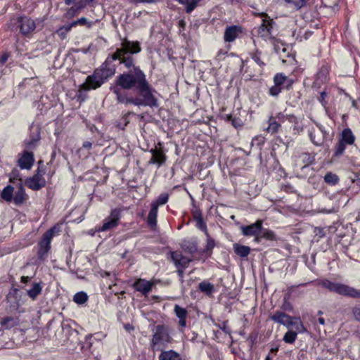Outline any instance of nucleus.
I'll return each mask as SVG.
<instances>
[{"mask_svg":"<svg viewBox=\"0 0 360 360\" xmlns=\"http://www.w3.org/2000/svg\"><path fill=\"white\" fill-rule=\"evenodd\" d=\"M241 32L242 29L240 26H229L224 31V39L226 42H232L239 37Z\"/></svg>","mask_w":360,"mask_h":360,"instance_id":"nucleus-18","label":"nucleus"},{"mask_svg":"<svg viewBox=\"0 0 360 360\" xmlns=\"http://www.w3.org/2000/svg\"><path fill=\"white\" fill-rule=\"evenodd\" d=\"M110 275H111V273L108 272V271H102V272H101V276L102 277H107V276H110Z\"/></svg>","mask_w":360,"mask_h":360,"instance_id":"nucleus-61","label":"nucleus"},{"mask_svg":"<svg viewBox=\"0 0 360 360\" xmlns=\"http://www.w3.org/2000/svg\"><path fill=\"white\" fill-rule=\"evenodd\" d=\"M269 319L275 323L285 326L288 329L294 328L299 333L307 332V328L299 316H291L282 311L277 310L270 314Z\"/></svg>","mask_w":360,"mask_h":360,"instance_id":"nucleus-4","label":"nucleus"},{"mask_svg":"<svg viewBox=\"0 0 360 360\" xmlns=\"http://www.w3.org/2000/svg\"><path fill=\"white\" fill-rule=\"evenodd\" d=\"M317 321L321 325H324L325 324V319L323 318H322V317H319L317 319Z\"/></svg>","mask_w":360,"mask_h":360,"instance_id":"nucleus-62","label":"nucleus"},{"mask_svg":"<svg viewBox=\"0 0 360 360\" xmlns=\"http://www.w3.org/2000/svg\"><path fill=\"white\" fill-rule=\"evenodd\" d=\"M170 328L164 324L157 325L150 340V347L153 352L162 351L169 343L172 342Z\"/></svg>","mask_w":360,"mask_h":360,"instance_id":"nucleus-3","label":"nucleus"},{"mask_svg":"<svg viewBox=\"0 0 360 360\" xmlns=\"http://www.w3.org/2000/svg\"><path fill=\"white\" fill-rule=\"evenodd\" d=\"M9 54L4 53L0 56V64L4 65L8 60Z\"/></svg>","mask_w":360,"mask_h":360,"instance_id":"nucleus-55","label":"nucleus"},{"mask_svg":"<svg viewBox=\"0 0 360 360\" xmlns=\"http://www.w3.org/2000/svg\"><path fill=\"white\" fill-rule=\"evenodd\" d=\"M88 300V296L86 293L84 292H77L73 297V300L75 302L79 304H82L85 303Z\"/></svg>","mask_w":360,"mask_h":360,"instance_id":"nucleus-42","label":"nucleus"},{"mask_svg":"<svg viewBox=\"0 0 360 360\" xmlns=\"http://www.w3.org/2000/svg\"><path fill=\"white\" fill-rule=\"evenodd\" d=\"M91 146H92V144H91V142H89V141H85V142H84V143H83V146H83V148H84L89 149V148H91Z\"/></svg>","mask_w":360,"mask_h":360,"instance_id":"nucleus-59","label":"nucleus"},{"mask_svg":"<svg viewBox=\"0 0 360 360\" xmlns=\"http://www.w3.org/2000/svg\"><path fill=\"white\" fill-rule=\"evenodd\" d=\"M15 21V25L20 29V32L25 36L32 33L35 30L37 23L41 22L39 19L34 21L27 16L18 18Z\"/></svg>","mask_w":360,"mask_h":360,"instance_id":"nucleus-9","label":"nucleus"},{"mask_svg":"<svg viewBox=\"0 0 360 360\" xmlns=\"http://www.w3.org/2000/svg\"><path fill=\"white\" fill-rule=\"evenodd\" d=\"M150 152L152 153V158L150 160V163H157L160 166L165 162L166 158L162 150L152 149Z\"/></svg>","mask_w":360,"mask_h":360,"instance_id":"nucleus-25","label":"nucleus"},{"mask_svg":"<svg viewBox=\"0 0 360 360\" xmlns=\"http://www.w3.org/2000/svg\"><path fill=\"white\" fill-rule=\"evenodd\" d=\"M110 91L116 96L117 101L124 105L158 107L157 91L147 80L146 75L139 66L116 77Z\"/></svg>","mask_w":360,"mask_h":360,"instance_id":"nucleus-1","label":"nucleus"},{"mask_svg":"<svg viewBox=\"0 0 360 360\" xmlns=\"http://www.w3.org/2000/svg\"><path fill=\"white\" fill-rule=\"evenodd\" d=\"M260 54H261V53L259 51H257L254 54H252V58L259 66H263V65H264V63L261 60Z\"/></svg>","mask_w":360,"mask_h":360,"instance_id":"nucleus-49","label":"nucleus"},{"mask_svg":"<svg viewBox=\"0 0 360 360\" xmlns=\"http://www.w3.org/2000/svg\"><path fill=\"white\" fill-rule=\"evenodd\" d=\"M285 2L290 6H292L295 10L297 11L302 8L306 4L305 0H284Z\"/></svg>","mask_w":360,"mask_h":360,"instance_id":"nucleus-41","label":"nucleus"},{"mask_svg":"<svg viewBox=\"0 0 360 360\" xmlns=\"http://www.w3.org/2000/svg\"><path fill=\"white\" fill-rule=\"evenodd\" d=\"M176 271H177V274H178V276L180 278L181 281L183 280V278H184V270L186 269L185 268H176Z\"/></svg>","mask_w":360,"mask_h":360,"instance_id":"nucleus-56","label":"nucleus"},{"mask_svg":"<svg viewBox=\"0 0 360 360\" xmlns=\"http://www.w3.org/2000/svg\"><path fill=\"white\" fill-rule=\"evenodd\" d=\"M297 333H300L298 331H297L296 329L293 330L291 328L288 329V330L285 333L283 340L288 344H292L295 342V341L297 339Z\"/></svg>","mask_w":360,"mask_h":360,"instance_id":"nucleus-32","label":"nucleus"},{"mask_svg":"<svg viewBox=\"0 0 360 360\" xmlns=\"http://www.w3.org/2000/svg\"><path fill=\"white\" fill-rule=\"evenodd\" d=\"M196 251V248L195 246H192L189 248L188 252H194Z\"/></svg>","mask_w":360,"mask_h":360,"instance_id":"nucleus-64","label":"nucleus"},{"mask_svg":"<svg viewBox=\"0 0 360 360\" xmlns=\"http://www.w3.org/2000/svg\"><path fill=\"white\" fill-rule=\"evenodd\" d=\"M41 161H39L37 173L32 177H30L25 181L26 186L33 191H38L46 184V181L43 176L45 172L41 167Z\"/></svg>","mask_w":360,"mask_h":360,"instance_id":"nucleus-8","label":"nucleus"},{"mask_svg":"<svg viewBox=\"0 0 360 360\" xmlns=\"http://www.w3.org/2000/svg\"><path fill=\"white\" fill-rule=\"evenodd\" d=\"M201 0H189V5L186 6V12L191 13L198 6Z\"/></svg>","mask_w":360,"mask_h":360,"instance_id":"nucleus-47","label":"nucleus"},{"mask_svg":"<svg viewBox=\"0 0 360 360\" xmlns=\"http://www.w3.org/2000/svg\"><path fill=\"white\" fill-rule=\"evenodd\" d=\"M293 160L296 167L304 169L315 161V155L307 152H297L293 155Z\"/></svg>","mask_w":360,"mask_h":360,"instance_id":"nucleus-12","label":"nucleus"},{"mask_svg":"<svg viewBox=\"0 0 360 360\" xmlns=\"http://www.w3.org/2000/svg\"><path fill=\"white\" fill-rule=\"evenodd\" d=\"M262 226V221L261 220H257L249 226H242L241 231L243 234L245 236H255V240L257 241L261 231Z\"/></svg>","mask_w":360,"mask_h":360,"instance_id":"nucleus-14","label":"nucleus"},{"mask_svg":"<svg viewBox=\"0 0 360 360\" xmlns=\"http://www.w3.org/2000/svg\"><path fill=\"white\" fill-rule=\"evenodd\" d=\"M1 325L6 329L11 328L18 324V321L16 319L8 316L1 319Z\"/></svg>","mask_w":360,"mask_h":360,"instance_id":"nucleus-36","label":"nucleus"},{"mask_svg":"<svg viewBox=\"0 0 360 360\" xmlns=\"http://www.w3.org/2000/svg\"><path fill=\"white\" fill-rule=\"evenodd\" d=\"M34 163V155L32 152L28 151V150H25L22 156L18 160V165L19 167L24 169H30L32 167Z\"/></svg>","mask_w":360,"mask_h":360,"instance_id":"nucleus-20","label":"nucleus"},{"mask_svg":"<svg viewBox=\"0 0 360 360\" xmlns=\"http://www.w3.org/2000/svg\"><path fill=\"white\" fill-rule=\"evenodd\" d=\"M158 356V360H181L180 354L172 350H162Z\"/></svg>","mask_w":360,"mask_h":360,"instance_id":"nucleus-24","label":"nucleus"},{"mask_svg":"<svg viewBox=\"0 0 360 360\" xmlns=\"http://www.w3.org/2000/svg\"><path fill=\"white\" fill-rule=\"evenodd\" d=\"M328 70L326 69H321L316 75V79L314 82V86L318 84L319 82L323 83L326 82L327 78Z\"/></svg>","mask_w":360,"mask_h":360,"instance_id":"nucleus-44","label":"nucleus"},{"mask_svg":"<svg viewBox=\"0 0 360 360\" xmlns=\"http://www.w3.org/2000/svg\"><path fill=\"white\" fill-rule=\"evenodd\" d=\"M168 199H169L168 194L162 193L158 197V198L155 201H153L151 203V206L156 205V208L158 209V207L160 205H163L166 204L168 201Z\"/></svg>","mask_w":360,"mask_h":360,"instance_id":"nucleus-39","label":"nucleus"},{"mask_svg":"<svg viewBox=\"0 0 360 360\" xmlns=\"http://www.w3.org/2000/svg\"><path fill=\"white\" fill-rule=\"evenodd\" d=\"M14 188L12 186H6L1 193V197L6 202L13 201Z\"/></svg>","mask_w":360,"mask_h":360,"instance_id":"nucleus-30","label":"nucleus"},{"mask_svg":"<svg viewBox=\"0 0 360 360\" xmlns=\"http://www.w3.org/2000/svg\"><path fill=\"white\" fill-rule=\"evenodd\" d=\"M265 143V138L262 136H256L254 137L251 142L252 147H257L259 149L262 148V146Z\"/></svg>","mask_w":360,"mask_h":360,"instance_id":"nucleus-43","label":"nucleus"},{"mask_svg":"<svg viewBox=\"0 0 360 360\" xmlns=\"http://www.w3.org/2000/svg\"><path fill=\"white\" fill-rule=\"evenodd\" d=\"M78 25H86L87 27L90 28L92 26L93 22H89L86 18L82 17V18L78 19L77 20H75V21L72 22L70 25L62 27V28L60 30L61 31L63 29H65L67 32H69L72 29V27H75Z\"/></svg>","mask_w":360,"mask_h":360,"instance_id":"nucleus-26","label":"nucleus"},{"mask_svg":"<svg viewBox=\"0 0 360 360\" xmlns=\"http://www.w3.org/2000/svg\"><path fill=\"white\" fill-rule=\"evenodd\" d=\"M233 250L235 253L241 257H247L250 252V248L248 246L239 244H234Z\"/></svg>","mask_w":360,"mask_h":360,"instance_id":"nucleus-33","label":"nucleus"},{"mask_svg":"<svg viewBox=\"0 0 360 360\" xmlns=\"http://www.w3.org/2000/svg\"><path fill=\"white\" fill-rule=\"evenodd\" d=\"M153 285L154 283L151 281L139 278L134 282L133 286L136 290L141 292L144 295H147L151 291Z\"/></svg>","mask_w":360,"mask_h":360,"instance_id":"nucleus-19","label":"nucleus"},{"mask_svg":"<svg viewBox=\"0 0 360 360\" xmlns=\"http://www.w3.org/2000/svg\"><path fill=\"white\" fill-rule=\"evenodd\" d=\"M283 89L279 86H276L275 84L269 90V94L271 96L276 97L282 91Z\"/></svg>","mask_w":360,"mask_h":360,"instance_id":"nucleus-46","label":"nucleus"},{"mask_svg":"<svg viewBox=\"0 0 360 360\" xmlns=\"http://www.w3.org/2000/svg\"><path fill=\"white\" fill-rule=\"evenodd\" d=\"M285 75L282 73H277L274 77V83L283 89Z\"/></svg>","mask_w":360,"mask_h":360,"instance_id":"nucleus-45","label":"nucleus"},{"mask_svg":"<svg viewBox=\"0 0 360 360\" xmlns=\"http://www.w3.org/2000/svg\"><path fill=\"white\" fill-rule=\"evenodd\" d=\"M354 315L355 319L360 321V307H356L354 309Z\"/></svg>","mask_w":360,"mask_h":360,"instance_id":"nucleus-57","label":"nucleus"},{"mask_svg":"<svg viewBox=\"0 0 360 360\" xmlns=\"http://www.w3.org/2000/svg\"><path fill=\"white\" fill-rule=\"evenodd\" d=\"M339 177L335 174H333L332 172H328L324 176V181L326 184L335 186L338 184L339 182Z\"/></svg>","mask_w":360,"mask_h":360,"instance_id":"nucleus-37","label":"nucleus"},{"mask_svg":"<svg viewBox=\"0 0 360 360\" xmlns=\"http://www.w3.org/2000/svg\"><path fill=\"white\" fill-rule=\"evenodd\" d=\"M264 238L269 240H275L276 237L274 233L269 229L261 228V231L259 234L257 241L259 242L261 239Z\"/></svg>","mask_w":360,"mask_h":360,"instance_id":"nucleus-34","label":"nucleus"},{"mask_svg":"<svg viewBox=\"0 0 360 360\" xmlns=\"http://www.w3.org/2000/svg\"><path fill=\"white\" fill-rule=\"evenodd\" d=\"M318 130L311 129L309 131V136L311 141L316 146H320L323 144L328 136L325 127L320 124H316Z\"/></svg>","mask_w":360,"mask_h":360,"instance_id":"nucleus-13","label":"nucleus"},{"mask_svg":"<svg viewBox=\"0 0 360 360\" xmlns=\"http://www.w3.org/2000/svg\"><path fill=\"white\" fill-rule=\"evenodd\" d=\"M280 127L281 124L274 117H270L266 131L271 134H275L278 132Z\"/></svg>","mask_w":360,"mask_h":360,"instance_id":"nucleus-38","label":"nucleus"},{"mask_svg":"<svg viewBox=\"0 0 360 360\" xmlns=\"http://www.w3.org/2000/svg\"><path fill=\"white\" fill-rule=\"evenodd\" d=\"M171 259L174 264L176 268H185L188 266L191 259L183 255L179 251L171 252Z\"/></svg>","mask_w":360,"mask_h":360,"instance_id":"nucleus-15","label":"nucleus"},{"mask_svg":"<svg viewBox=\"0 0 360 360\" xmlns=\"http://www.w3.org/2000/svg\"><path fill=\"white\" fill-rule=\"evenodd\" d=\"M199 290L207 295H210L214 292V285L207 281H202L199 283Z\"/></svg>","mask_w":360,"mask_h":360,"instance_id":"nucleus-35","label":"nucleus"},{"mask_svg":"<svg viewBox=\"0 0 360 360\" xmlns=\"http://www.w3.org/2000/svg\"><path fill=\"white\" fill-rule=\"evenodd\" d=\"M226 53H227L226 51H224L222 49L219 50L217 55V59L219 60L224 59V58L226 55Z\"/></svg>","mask_w":360,"mask_h":360,"instance_id":"nucleus-54","label":"nucleus"},{"mask_svg":"<svg viewBox=\"0 0 360 360\" xmlns=\"http://www.w3.org/2000/svg\"><path fill=\"white\" fill-rule=\"evenodd\" d=\"M158 209L156 208V205H152L148 215V224L151 227L153 228L157 224V216H158Z\"/></svg>","mask_w":360,"mask_h":360,"instance_id":"nucleus-28","label":"nucleus"},{"mask_svg":"<svg viewBox=\"0 0 360 360\" xmlns=\"http://www.w3.org/2000/svg\"><path fill=\"white\" fill-rule=\"evenodd\" d=\"M260 16L262 22L257 30L258 36L265 41L273 39L272 30L275 23L274 20L264 13H262Z\"/></svg>","mask_w":360,"mask_h":360,"instance_id":"nucleus-7","label":"nucleus"},{"mask_svg":"<svg viewBox=\"0 0 360 360\" xmlns=\"http://www.w3.org/2000/svg\"><path fill=\"white\" fill-rule=\"evenodd\" d=\"M174 313L176 316L179 319V324L181 327H186V317L188 315L187 310L184 308H182L178 304L174 306Z\"/></svg>","mask_w":360,"mask_h":360,"instance_id":"nucleus-22","label":"nucleus"},{"mask_svg":"<svg viewBox=\"0 0 360 360\" xmlns=\"http://www.w3.org/2000/svg\"><path fill=\"white\" fill-rule=\"evenodd\" d=\"M121 218V211L119 209H113L110 214L104 219L101 226L97 228V231H107L116 227Z\"/></svg>","mask_w":360,"mask_h":360,"instance_id":"nucleus-10","label":"nucleus"},{"mask_svg":"<svg viewBox=\"0 0 360 360\" xmlns=\"http://www.w3.org/2000/svg\"><path fill=\"white\" fill-rule=\"evenodd\" d=\"M31 278L29 276H22L21 277V282L23 283H27L30 281Z\"/></svg>","mask_w":360,"mask_h":360,"instance_id":"nucleus-60","label":"nucleus"},{"mask_svg":"<svg viewBox=\"0 0 360 360\" xmlns=\"http://www.w3.org/2000/svg\"><path fill=\"white\" fill-rule=\"evenodd\" d=\"M92 1L90 0H80L75 6L78 8V11H80L82 9L85 8L87 4L91 3Z\"/></svg>","mask_w":360,"mask_h":360,"instance_id":"nucleus-50","label":"nucleus"},{"mask_svg":"<svg viewBox=\"0 0 360 360\" xmlns=\"http://www.w3.org/2000/svg\"><path fill=\"white\" fill-rule=\"evenodd\" d=\"M160 0H134L135 3H148L153 4L160 1Z\"/></svg>","mask_w":360,"mask_h":360,"instance_id":"nucleus-58","label":"nucleus"},{"mask_svg":"<svg viewBox=\"0 0 360 360\" xmlns=\"http://www.w3.org/2000/svg\"><path fill=\"white\" fill-rule=\"evenodd\" d=\"M193 219L196 222L195 226L208 236L207 225L203 221L202 213L196 210L193 212Z\"/></svg>","mask_w":360,"mask_h":360,"instance_id":"nucleus-23","label":"nucleus"},{"mask_svg":"<svg viewBox=\"0 0 360 360\" xmlns=\"http://www.w3.org/2000/svg\"><path fill=\"white\" fill-rule=\"evenodd\" d=\"M27 199V195L25 193V188L21 184H19L16 191L13 195V202L15 205H20Z\"/></svg>","mask_w":360,"mask_h":360,"instance_id":"nucleus-21","label":"nucleus"},{"mask_svg":"<svg viewBox=\"0 0 360 360\" xmlns=\"http://www.w3.org/2000/svg\"><path fill=\"white\" fill-rule=\"evenodd\" d=\"M316 285L340 295L353 298L360 297V292L356 289L342 283L332 282L328 279L316 281Z\"/></svg>","mask_w":360,"mask_h":360,"instance_id":"nucleus-5","label":"nucleus"},{"mask_svg":"<svg viewBox=\"0 0 360 360\" xmlns=\"http://www.w3.org/2000/svg\"><path fill=\"white\" fill-rule=\"evenodd\" d=\"M223 118L225 121L231 122L232 126L236 129L242 127L243 125V120L235 115L226 114L223 115Z\"/></svg>","mask_w":360,"mask_h":360,"instance_id":"nucleus-27","label":"nucleus"},{"mask_svg":"<svg viewBox=\"0 0 360 360\" xmlns=\"http://www.w3.org/2000/svg\"><path fill=\"white\" fill-rule=\"evenodd\" d=\"M294 81L292 79L288 78L285 76V81H284V85H283V89H290L293 84Z\"/></svg>","mask_w":360,"mask_h":360,"instance_id":"nucleus-52","label":"nucleus"},{"mask_svg":"<svg viewBox=\"0 0 360 360\" xmlns=\"http://www.w3.org/2000/svg\"><path fill=\"white\" fill-rule=\"evenodd\" d=\"M286 120L292 124V129L295 134H300L304 131V117H297L290 114L286 117Z\"/></svg>","mask_w":360,"mask_h":360,"instance_id":"nucleus-17","label":"nucleus"},{"mask_svg":"<svg viewBox=\"0 0 360 360\" xmlns=\"http://www.w3.org/2000/svg\"><path fill=\"white\" fill-rule=\"evenodd\" d=\"M55 158H56V151H53L51 153L50 162H53V160L55 159Z\"/></svg>","mask_w":360,"mask_h":360,"instance_id":"nucleus-63","label":"nucleus"},{"mask_svg":"<svg viewBox=\"0 0 360 360\" xmlns=\"http://www.w3.org/2000/svg\"><path fill=\"white\" fill-rule=\"evenodd\" d=\"M42 287L39 283H34L31 289L27 291V295L32 300H35L38 295L41 294Z\"/></svg>","mask_w":360,"mask_h":360,"instance_id":"nucleus-29","label":"nucleus"},{"mask_svg":"<svg viewBox=\"0 0 360 360\" xmlns=\"http://www.w3.org/2000/svg\"><path fill=\"white\" fill-rule=\"evenodd\" d=\"M290 114L285 113V112H278L275 117H274L275 120L277 119L278 121L283 122L285 120H286V117L289 115Z\"/></svg>","mask_w":360,"mask_h":360,"instance_id":"nucleus-53","label":"nucleus"},{"mask_svg":"<svg viewBox=\"0 0 360 360\" xmlns=\"http://www.w3.org/2000/svg\"><path fill=\"white\" fill-rule=\"evenodd\" d=\"M40 139L39 128L38 127H32L30 138L26 141V149L28 150H34L38 146Z\"/></svg>","mask_w":360,"mask_h":360,"instance_id":"nucleus-16","label":"nucleus"},{"mask_svg":"<svg viewBox=\"0 0 360 360\" xmlns=\"http://www.w3.org/2000/svg\"><path fill=\"white\" fill-rule=\"evenodd\" d=\"M79 13V11H78V8H77L75 6H72L68 10L66 13V17L68 18H71L77 15Z\"/></svg>","mask_w":360,"mask_h":360,"instance_id":"nucleus-48","label":"nucleus"},{"mask_svg":"<svg viewBox=\"0 0 360 360\" xmlns=\"http://www.w3.org/2000/svg\"><path fill=\"white\" fill-rule=\"evenodd\" d=\"M141 51L140 43L137 41H129L127 39L121 42L120 47L108 56L101 66L96 69L103 78L107 81L108 78L115 75L116 71V65L113 63L118 61V64L122 65L126 69L133 70L136 67V60L133 56L134 54L139 53Z\"/></svg>","mask_w":360,"mask_h":360,"instance_id":"nucleus-2","label":"nucleus"},{"mask_svg":"<svg viewBox=\"0 0 360 360\" xmlns=\"http://www.w3.org/2000/svg\"><path fill=\"white\" fill-rule=\"evenodd\" d=\"M327 96V94L326 91H322L321 92L320 94V96L318 98V100L321 103V105L326 108V105H327V101L326 100V98Z\"/></svg>","mask_w":360,"mask_h":360,"instance_id":"nucleus-51","label":"nucleus"},{"mask_svg":"<svg viewBox=\"0 0 360 360\" xmlns=\"http://www.w3.org/2000/svg\"><path fill=\"white\" fill-rule=\"evenodd\" d=\"M106 81L103 78L97 70H95L91 75L86 77V82L81 85V89L89 91L91 89H96L101 86Z\"/></svg>","mask_w":360,"mask_h":360,"instance_id":"nucleus-11","label":"nucleus"},{"mask_svg":"<svg viewBox=\"0 0 360 360\" xmlns=\"http://www.w3.org/2000/svg\"><path fill=\"white\" fill-rule=\"evenodd\" d=\"M346 148V144L340 141L335 146V150L333 156L339 158L342 155Z\"/></svg>","mask_w":360,"mask_h":360,"instance_id":"nucleus-40","label":"nucleus"},{"mask_svg":"<svg viewBox=\"0 0 360 360\" xmlns=\"http://www.w3.org/2000/svg\"><path fill=\"white\" fill-rule=\"evenodd\" d=\"M58 232L59 227L55 226L43 234L42 238L39 243V248L37 252L38 257L40 259H44L46 257L47 253L51 248V242L53 236Z\"/></svg>","mask_w":360,"mask_h":360,"instance_id":"nucleus-6","label":"nucleus"},{"mask_svg":"<svg viewBox=\"0 0 360 360\" xmlns=\"http://www.w3.org/2000/svg\"><path fill=\"white\" fill-rule=\"evenodd\" d=\"M340 141L345 144H353L354 141V136L353 135L352 130L350 129H344L342 133V138Z\"/></svg>","mask_w":360,"mask_h":360,"instance_id":"nucleus-31","label":"nucleus"}]
</instances>
